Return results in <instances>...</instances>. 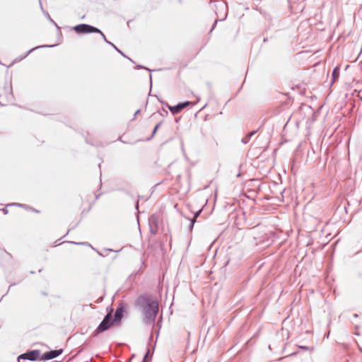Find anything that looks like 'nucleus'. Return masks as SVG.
I'll return each mask as SVG.
<instances>
[{
  "mask_svg": "<svg viewBox=\"0 0 362 362\" xmlns=\"http://www.w3.org/2000/svg\"><path fill=\"white\" fill-rule=\"evenodd\" d=\"M135 305L143 312V322L146 325H152L153 329L159 309L158 301L147 294H141L136 299Z\"/></svg>",
  "mask_w": 362,
  "mask_h": 362,
  "instance_id": "f257e3e1",
  "label": "nucleus"
},
{
  "mask_svg": "<svg viewBox=\"0 0 362 362\" xmlns=\"http://www.w3.org/2000/svg\"><path fill=\"white\" fill-rule=\"evenodd\" d=\"M71 30L75 31L78 35L99 33L101 35L103 33V32L98 28L86 23L76 25L71 28Z\"/></svg>",
  "mask_w": 362,
  "mask_h": 362,
  "instance_id": "f03ea898",
  "label": "nucleus"
},
{
  "mask_svg": "<svg viewBox=\"0 0 362 362\" xmlns=\"http://www.w3.org/2000/svg\"><path fill=\"white\" fill-rule=\"evenodd\" d=\"M112 325H117L115 322H113V320L110 314L107 313L105 315L103 320L100 322L99 325L97 327L93 333V337H95L100 334L107 331L110 328Z\"/></svg>",
  "mask_w": 362,
  "mask_h": 362,
  "instance_id": "7ed1b4c3",
  "label": "nucleus"
},
{
  "mask_svg": "<svg viewBox=\"0 0 362 362\" xmlns=\"http://www.w3.org/2000/svg\"><path fill=\"white\" fill-rule=\"evenodd\" d=\"M127 308L128 305L126 303L122 301L119 303V305L115 310L114 317L112 318L113 320V322L117 325L121 323L124 314L127 312Z\"/></svg>",
  "mask_w": 362,
  "mask_h": 362,
  "instance_id": "20e7f679",
  "label": "nucleus"
},
{
  "mask_svg": "<svg viewBox=\"0 0 362 362\" xmlns=\"http://www.w3.org/2000/svg\"><path fill=\"white\" fill-rule=\"evenodd\" d=\"M200 98L197 97V100L196 103H192L191 101H184V102H180L175 105H168V109L170 111V112L173 115H177L180 113L183 109L185 107L191 105H194L199 101Z\"/></svg>",
  "mask_w": 362,
  "mask_h": 362,
  "instance_id": "39448f33",
  "label": "nucleus"
},
{
  "mask_svg": "<svg viewBox=\"0 0 362 362\" xmlns=\"http://www.w3.org/2000/svg\"><path fill=\"white\" fill-rule=\"evenodd\" d=\"M40 358V351L39 349L28 350L25 353L19 355L17 358L18 362L21 360H28L30 361H35Z\"/></svg>",
  "mask_w": 362,
  "mask_h": 362,
  "instance_id": "423d86ee",
  "label": "nucleus"
},
{
  "mask_svg": "<svg viewBox=\"0 0 362 362\" xmlns=\"http://www.w3.org/2000/svg\"><path fill=\"white\" fill-rule=\"evenodd\" d=\"M62 352V349L46 351L41 356L40 359L43 361L52 360L60 356Z\"/></svg>",
  "mask_w": 362,
  "mask_h": 362,
  "instance_id": "0eeeda50",
  "label": "nucleus"
},
{
  "mask_svg": "<svg viewBox=\"0 0 362 362\" xmlns=\"http://www.w3.org/2000/svg\"><path fill=\"white\" fill-rule=\"evenodd\" d=\"M103 40L105 41V43L111 45L118 53H119L122 56H123L124 57L128 59L132 63H134V62L131 59L129 58V57H127L122 50H120L115 45H114L112 42H111L110 41H109L107 38H106V36L105 35V34L103 33L102 35H101Z\"/></svg>",
  "mask_w": 362,
  "mask_h": 362,
  "instance_id": "6e6552de",
  "label": "nucleus"
},
{
  "mask_svg": "<svg viewBox=\"0 0 362 362\" xmlns=\"http://www.w3.org/2000/svg\"><path fill=\"white\" fill-rule=\"evenodd\" d=\"M340 75V68L339 66H335L332 72V83L331 86H332L336 81H338Z\"/></svg>",
  "mask_w": 362,
  "mask_h": 362,
  "instance_id": "1a4fd4ad",
  "label": "nucleus"
},
{
  "mask_svg": "<svg viewBox=\"0 0 362 362\" xmlns=\"http://www.w3.org/2000/svg\"><path fill=\"white\" fill-rule=\"evenodd\" d=\"M57 45H39V46H36L35 47H33L31 48L30 49H29L24 55V57H26L28 54H30L31 52H33L34 50H36V49H38L40 48H50V47H55Z\"/></svg>",
  "mask_w": 362,
  "mask_h": 362,
  "instance_id": "9d476101",
  "label": "nucleus"
},
{
  "mask_svg": "<svg viewBox=\"0 0 362 362\" xmlns=\"http://www.w3.org/2000/svg\"><path fill=\"white\" fill-rule=\"evenodd\" d=\"M149 226H154L158 228V217L156 214H153L149 217Z\"/></svg>",
  "mask_w": 362,
  "mask_h": 362,
  "instance_id": "9b49d317",
  "label": "nucleus"
},
{
  "mask_svg": "<svg viewBox=\"0 0 362 362\" xmlns=\"http://www.w3.org/2000/svg\"><path fill=\"white\" fill-rule=\"evenodd\" d=\"M258 130L259 129L248 132L243 138H242L241 142L244 144H247L250 141L252 136H253L258 132Z\"/></svg>",
  "mask_w": 362,
  "mask_h": 362,
  "instance_id": "f8f14e48",
  "label": "nucleus"
},
{
  "mask_svg": "<svg viewBox=\"0 0 362 362\" xmlns=\"http://www.w3.org/2000/svg\"><path fill=\"white\" fill-rule=\"evenodd\" d=\"M93 250H95L100 256L102 257H106L107 255V252H115L112 249L105 248L103 250V252L99 251L98 250L95 248H93ZM119 250L115 251L116 252H118Z\"/></svg>",
  "mask_w": 362,
  "mask_h": 362,
  "instance_id": "ddd939ff",
  "label": "nucleus"
},
{
  "mask_svg": "<svg viewBox=\"0 0 362 362\" xmlns=\"http://www.w3.org/2000/svg\"><path fill=\"white\" fill-rule=\"evenodd\" d=\"M134 68H135V69H137V70L141 69H146V70H147V71H148L150 72V74H149V78H150V88L151 89V87H152V76H151V71H152L153 70H151V69H148V67H146V66H143V65H141V64H138V65H136Z\"/></svg>",
  "mask_w": 362,
  "mask_h": 362,
  "instance_id": "4468645a",
  "label": "nucleus"
},
{
  "mask_svg": "<svg viewBox=\"0 0 362 362\" xmlns=\"http://www.w3.org/2000/svg\"><path fill=\"white\" fill-rule=\"evenodd\" d=\"M39 4H40V8L41 10L42 11V12L44 13L45 16H46V18L49 21V22H51L53 25H56V22L50 17L49 14L48 13V12L45 11L43 8V6H42V2H41V0H39Z\"/></svg>",
  "mask_w": 362,
  "mask_h": 362,
  "instance_id": "2eb2a0df",
  "label": "nucleus"
},
{
  "mask_svg": "<svg viewBox=\"0 0 362 362\" xmlns=\"http://www.w3.org/2000/svg\"><path fill=\"white\" fill-rule=\"evenodd\" d=\"M163 123V121H160V122H158L153 128V131H152V133L151 134V136L148 138H146V141H150L151 139H153V137L155 136V134H156L158 129L160 128L161 124Z\"/></svg>",
  "mask_w": 362,
  "mask_h": 362,
  "instance_id": "dca6fc26",
  "label": "nucleus"
},
{
  "mask_svg": "<svg viewBox=\"0 0 362 362\" xmlns=\"http://www.w3.org/2000/svg\"><path fill=\"white\" fill-rule=\"evenodd\" d=\"M18 206V207H21V208H23L26 210H29V209H31L32 207L27 205V204H20V203H11V204H7V206Z\"/></svg>",
  "mask_w": 362,
  "mask_h": 362,
  "instance_id": "f3484780",
  "label": "nucleus"
},
{
  "mask_svg": "<svg viewBox=\"0 0 362 362\" xmlns=\"http://www.w3.org/2000/svg\"><path fill=\"white\" fill-rule=\"evenodd\" d=\"M227 16H228V11H226V13H225V16H224V17H223V18H221V19H218V18H217V19L214 21V23H213V25H212V26H211V29H210V30H209V33L210 34V33H211V32L215 29V28H216V24H217L218 21H225V20H226V18H227Z\"/></svg>",
  "mask_w": 362,
  "mask_h": 362,
  "instance_id": "a211bd4d",
  "label": "nucleus"
},
{
  "mask_svg": "<svg viewBox=\"0 0 362 362\" xmlns=\"http://www.w3.org/2000/svg\"><path fill=\"white\" fill-rule=\"evenodd\" d=\"M68 243L73 245H88L92 249L94 248L88 242H74V241H68Z\"/></svg>",
  "mask_w": 362,
  "mask_h": 362,
  "instance_id": "6ab92c4d",
  "label": "nucleus"
},
{
  "mask_svg": "<svg viewBox=\"0 0 362 362\" xmlns=\"http://www.w3.org/2000/svg\"><path fill=\"white\" fill-rule=\"evenodd\" d=\"M298 348L303 351H310V350H313V349H314L313 347H310V346H304V345H300V346H298Z\"/></svg>",
  "mask_w": 362,
  "mask_h": 362,
  "instance_id": "aec40b11",
  "label": "nucleus"
},
{
  "mask_svg": "<svg viewBox=\"0 0 362 362\" xmlns=\"http://www.w3.org/2000/svg\"><path fill=\"white\" fill-rule=\"evenodd\" d=\"M202 211V209H200L197 211H196L194 214V216H193V218L192 219L196 221L197 218L199 216V215L201 214Z\"/></svg>",
  "mask_w": 362,
  "mask_h": 362,
  "instance_id": "412c9836",
  "label": "nucleus"
},
{
  "mask_svg": "<svg viewBox=\"0 0 362 362\" xmlns=\"http://www.w3.org/2000/svg\"><path fill=\"white\" fill-rule=\"evenodd\" d=\"M150 228V233L153 235H156L157 233H158V228H156L154 226H149Z\"/></svg>",
  "mask_w": 362,
  "mask_h": 362,
  "instance_id": "4be33fe9",
  "label": "nucleus"
},
{
  "mask_svg": "<svg viewBox=\"0 0 362 362\" xmlns=\"http://www.w3.org/2000/svg\"><path fill=\"white\" fill-rule=\"evenodd\" d=\"M150 353H151V351L148 349V350L147 351V352L145 354V355H144V358H143L142 362H148V361H147V358H148V356H149Z\"/></svg>",
  "mask_w": 362,
  "mask_h": 362,
  "instance_id": "5701e85b",
  "label": "nucleus"
},
{
  "mask_svg": "<svg viewBox=\"0 0 362 362\" xmlns=\"http://www.w3.org/2000/svg\"><path fill=\"white\" fill-rule=\"evenodd\" d=\"M150 353H151V351L148 349V350L147 351V352L145 354V355H144V358H143L142 362H148V361H147V358H148V356H149Z\"/></svg>",
  "mask_w": 362,
  "mask_h": 362,
  "instance_id": "b1692460",
  "label": "nucleus"
},
{
  "mask_svg": "<svg viewBox=\"0 0 362 362\" xmlns=\"http://www.w3.org/2000/svg\"><path fill=\"white\" fill-rule=\"evenodd\" d=\"M190 221V224L189 225V230L192 231L194 225V223L196 222L194 220L189 219Z\"/></svg>",
  "mask_w": 362,
  "mask_h": 362,
  "instance_id": "393cba45",
  "label": "nucleus"
},
{
  "mask_svg": "<svg viewBox=\"0 0 362 362\" xmlns=\"http://www.w3.org/2000/svg\"><path fill=\"white\" fill-rule=\"evenodd\" d=\"M259 12L264 16V18L266 19H269L270 16L269 14H267V13L265 12H263L261 9L259 10Z\"/></svg>",
  "mask_w": 362,
  "mask_h": 362,
  "instance_id": "a878e982",
  "label": "nucleus"
},
{
  "mask_svg": "<svg viewBox=\"0 0 362 362\" xmlns=\"http://www.w3.org/2000/svg\"><path fill=\"white\" fill-rule=\"evenodd\" d=\"M54 26L56 27V28L57 30L58 34L59 35H62L61 28L57 23H56V25H54Z\"/></svg>",
  "mask_w": 362,
  "mask_h": 362,
  "instance_id": "bb28decb",
  "label": "nucleus"
},
{
  "mask_svg": "<svg viewBox=\"0 0 362 362\" xmlns=\"http://www.w3.org/2000/svg\"><path fill=\"white\" fill-rule=\"evenodd\" d=\"M4 255H5V258L6 257H8V258H12V256L10 253H8V252H6V250L4 251Z\"/></svg>",
  "mask_w": 362,
  "mask_h": 362,
  "instance_id": "cd10ccee",
  "label": "nucleus"
},
{
  "mask_svg": "<svg viewBox=\"0 0 362 362\" xmlns=\"http://www.w3.org/2000/svg\"><path fill=\"white\" fill-rule=\"evenodd\" d=\"M140 112H141V110H140V109L137 110L134 112L133 119H135V117H136V116H137Z\"/></svg>",
  "mask_w": 362,
  "mask_h": 362,
  "instance_id": "c85d7f7f",
  "label": "nucleus"
},
{
  "mask_svg": "<svg viewBox=\"0 0 362 362\" xmlns=\"http://www.w3.org/2000/svg\"><path fill=\"white\" fill-rule=\"evenodd\" d=\"M7 207L8 206H6L5 208L2 209V211L4 212V214H7L8 213Z\"/></svg>",
  "mask_w": 362,
  "mask_h": 362,
  "instance_id": "c756f323",
  "label": "nucleus"
},
{
  "mask_svg": "<svg viewBox=\"0 0 362 362\" xmlns=\"http://www.w3.org/2000/svg\"><path fill=\"white\" fill-rule=\"evenodd\" d=\"M139 200H136V202H135V209H136V210H138V209H139Z\"/></svg>",
  "mask_w": 362,
  "mask_h": 362,
  "instance_id": "7c9ffc66",
  "label": "nucleus"
},
{
  "mask_svg": "<svg viewBox=\"0 0 362 362\" xmlns=\"http://www.w3.org/2000/svg\"><path fill=\"white\" fill-rule=\"evenodd\" d=\"M159 101L162 103V105H163V106H165V107L168 108V105H169L168 103H165V102H164V101H163V100H159Z\"/></svg>",
  "mask_w": 362,
  "mask_h": 362,
  "instance_id": "2f4dec72",
  "label": "nucleus"
},
{
  "mask_svg": "<svg viewBox=\"0 0 362 362\" xmlns=\"http://www.w3.org/2000/svg\"><path fill=\"white\" fill-rule=\"evenodd\" d=\"M8 95H9V97H11V98H13V92H12V88H10V92H9V93H8Z\"/></svg>",
  "mask_w": 362,
  "mask_h": 362,
  "instance_id": "473e14b6",
  "label": "nucleus"
},
{
  "mask_svg": "<svg viewBox=\"0 0 362 362\" xmlns=\"http://www.w3.org/2000/svg\"><path fill=\"white\" fill-rule=\"evenodd\" d=\"M133 21V20H129L127 23V25L129 26L131 25V23Z\"/></svg>",
  "mask_w": 362,
  "mask_h": 362,
  "instance_id": "72a5a7b5",
  "label": "nucleus"
},
{
  "mask_svg": "<svg viewBox=\"0 0 362 362\" xmlns=\"http://www.w3.org/2000/svg\"><path fill=\"white\" fill-rule=\"evenodd\" d=\"M30 210L33 211L35 213H39L40 212V211H38V210H37L35 209H33V208H32Z\"/></svg>",
  "mask_w": 362,
  "mask_h": 362,
  "instance_id": "f704fd0d",
  "label": "nucleus"
},
{
  "mask_svg": "<svg viewBox=\"0 0 362 362\" xmlns=\"http://www.w3.org/2000/svg\"><path fill=\"white\" fill-rule=\"evenodd\" d=\"M358 317V314H354L353 315V317L354 318H357Z\"/></svg>",
  "mask_w": 362,
  "mask_h": 362,
  "instance_id": "c9c22d12",
  "label": "nucleus"
},
{
  "mask_svg": "<svg viewBox=\"0 0 362 362\" xmlns=\"http://www.w3.org/2000/svg\"><path fill=\"white\" fill-rule=\"evenodd\" d=\"M163 112H165V115H168V111H166V110H163Z\"/></svg>",
  "mask_w": 362,
  "mask_h": 362,
  "instance_id": "e433bc0d",
  "label": "nucleus"
},
{
  "mask_svg": "<svg viewBox=\"0 0 362 362\" xmlns=\"http://www.w3.org/2000/svg\"><path fill=\"white\" fill-rule=\"evenodd\" d=\"M100 196V194H98V195H95V199H98L99 198V197Z\"/></svg>",
  "mask_w": 362,
  "mask_h": 362,
  "instance_id": "4c0bfd02",
  "label": "nucleus"
},
{
  "mask_svg": "<svg viewBox=\"0 0 362 362\" xmlns=\"http://www.w3.org/2000/svg\"><path fill=\"white\" fill-rule=\"evenodd\" d=\"M243 84H241V86L240 87V89H238V91H240V89L243 88Z\"/></svg>",
  "mask_w": 362,
  "mask_h": 362,
  "instance_id": "58836bf2",
  "label": "nucleus"
},
{
  "mask_svg": "<svg viewBox=\"0 0 362 362\" xmlns=\"http://www.w3.org/2000/svg\"><path fill=\"white\" fill-rule=\"evenodd\" d=\"M243 84H241V86L240 87V89H238V91H240V89L243 88Z\"/></svg>",
  "mask_w": 362,
  "mask_h": 362,
  "instance_id": "ea45409f",
  "label": "nucleus"
},
{
  "mask_svg": "<svg viewBox=\"0 0 362 362\" xmlns=\"http://www.w3.org/2000/svg\"><path fill=\"white\" fill-rule=\"evenodd\" d=\"M243 84H241V86L240 87V89H238V91H240V89L243 88Z\"/></svg>",
  "mask_w": 362,
  "mask_h": 362,
  "instance_id": "a19ab883",
  "label": "nucleus"
},
{
  "mask_svg": "<svg viewBox=\"0 0 362 362\" xmlns=\"http://www.w3.org/2000/svg\"><path fill=\"white\" fill-rule=\"evenodd\" d=\"M243 84H241V86L240 87V89H238V91H240V89L243 88Z\"/></svg>",
  "mask_w": 362,
  "mask_h": 362,
  "instance_id": "79ce46f5",
  "label": "nucleus"
},
{
  "mask_svg": "<svg viewBox=\"0 0 362 362\" xmlns=\"http://www.w3.org/2000/svg\"><path fill=\"white\" fill-rule=\"evenodd\" d=\"M358 349H359V351H360L361 353H362V348L359 346V347H358Z\"/></svg>",
  "mask_w": 362,
  "mask_h": 362,
  "instance_id": "37998d69",
  "label": "nucleus"
},
{
  "mask_svg": "<svg viewBox=\"0 0 362 362\" xmlns=\"http://www.w3.org/2000/svg\"><path fill=\"white\" fill-rule=\"evenodd\" d=\"M119 141H122V142H123V143H125L124 141H123L122 140V137H119Z\"/></svg>",
  "mask_w": 362,
  "mask_h": 362,
  "instance_id": "c03bdc74",
  "label": "nucleus"
},
{
  "mask_svg": "<svg viewBox=\"0 0 362 362\" xmlns=\"http://www.w3.org/2000/svg\"><path fill=\"white\" fill-rule=\"evenodd\" d=\"M267 41V38H264L263 42H265Z\"/></svg>",
  "mask_w": 362,
  "mask_h": 362,
  "instance_id": "a18cd8bd",
  "label": "nucleus"
},
{
  "mask_svg": "<svg viewBox=\"0 0 362 362\" xmlns=\"http://www.w3.org/2000/svg\"><path fill=\"white\" fill-rule=\"evenodd\" d=\"M241 175V174L239 173H238V175H236L237 177H240Z\"/></svg>",
  "mask_w": 362,
  "mask_h": 362,
  "instance_id": "49530a36",
  "label": "nucleus"
},
{
  "mask_svg": "<svg viewBox=\"0 0 362 362\" xmlns=\"http://www.w3.org/2000/svg\"><path fill=\"white\" fill-rule=\"evenodd\" d=\"M206 106V104H204V105L202 107V109L204 108Z\"/></svg>",
  "mask_w": 362,
  "mask_h": 362,
  "instance_id": "de8ad7c7",
  "label": "nucleus"
},
{
  "mask_svg": "<svg viewBox=\"0 0 362 362\" xmlns=\"http://www.w3.org/2000/svg\"><path fill=\"white\" fill-rule=\"evenodd\" d=\"M361 251H362V250H361ZM359 252H360V251H358V252H356L355 253V255H357V254H358Z\"/></svg>",
  "mask_w": 362,
  "mask_h": 362,
  "instance_id": "09e8293b",
  "label": "nucleus"
},
{
  "mask_svg": "<svg viewBox=\"0 0 362 362\" xmlns=\"http://www.w3.org/2000/svg\"><path fill=\"white\" fill-rule=\"evenodd\" d=\"M355 334L356 335H359V333L358 332H356Z\"/></svg>",
  "mask_w": 362,
  "mask_h": 362,
  "instance_id": "8fccbe9b",
  "label": "nucleus"
},
{
  "mask_svg": "<svg viewBox=\"0 0 362 362\" xmlns=\"http://www.w3.org/2000/svg\"><path fill=\"white\" fill-rule=\"evenodd\" d=\"M158 334H159V330H158L157 334H156V336L158 337Z\"/></svg>",
  "mask_w": 362,
  "mask_h": 362,
  "instance_id": "3c124183",
  "label": "nucleus"
}]
</instances>
